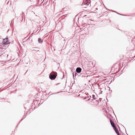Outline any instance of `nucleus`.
I'll use <instances>...</instances> for the list:
<instances>
[{"instance_id": "nucleus-36", "label": "nucleus", "mask_w": 135, "mask_h": 135, "mask_svg": "<svg viewBox=\"0 0 135 135\" xmlns=\"http://www.w3.org/2000/svg\"><path fill=\"white\" fill-rule=\"evenodd\" d=\"M98 100H97V102H98Z\"/></svg>"}, {"instance_id": "nucleus-20", "label": "nucleus", "mask_w": 135, "mask_h": 135, "mask_svg": "<svg viewBox=\"0 0 135 135\" xmlns=\"http://www.w3.org/2000/svg\"><path fill=\"white\" fill-rule=\"evenodd\" d=\"M9 2V1H7V0H6L5 1V2L7 3H8Z\"/></svg>"}, {"instance_id": "nucleus-27", "label": "nucleus", "mask_w": 135, "mask_h": 135, "mask_svg": "<svg viewBox=\"0 0 135 135\" xmlns=\"http://www.w3.org/2000/svg\"><path fill=\"white\" fill-rule=\"evenodd\" d=\"M96 10H97V9H98V8H96Z\"/></svg>"}, {"instance_id": "nucleus-2", "label": "nucleus", "mask_w": 135, "mask_h": 135, "mask_svg": "<svg viewBox=\"0 0 135 135\" xmlns=\"http://www.w3.org/2000/svg\"><path fill=\"white\" fill-rule=\"evenodd\" d=\"M120 65L119 64H116L114 66V68H115V70L117 71L116 73H118L120 70Z\"/></svg>"}, {"instance_id": "nucleus-22", "label": "nucleus", "mask_w": 135, "mask_h": 135, "mask_svg": "<svg viewBox=\"0 0 135 135\" xmlns=\"http://www.w3.org/2000/svg\"><path fill=\"white\" fill-rule=\"evenodd\" d=\"M102 98H100L99 99V100H100V101H101V99H102Z\"/></svg>"}, {"instance_id": "nucleus-31", "label": "nucleus", "mask_w": 135, "mask_h": 135, "mask_svg": "<svg viewBox=\"0 0 135 135\" xmlns=\"http://www.w3.org/2000/svg\"><path fill=\"white\" fill-rule=\"evenodd\" d=\"M65 39H64V41H65Z\"/></svg>"}, {"instance_id": "nucleus-37", "label": "nucleus", "mask_w": 135, "mask_h": 135, "mask_svg": "<svg viewBox=\"0 0 135 135\" xmlns=\"http://www.w3.org/2000/svg\"><path fill=\"white\" fill-rule=\"evenodd\" d=\"M29 40V38H28L27 40Z\"/></svg>"}, {"instance_id": "nucleus-17", "label": "nucleus", "mask_w": 135, "mask_h": 135, "mask_svg": "<svg viewBox=\"0 0 135 135\" xmlns=\"http://www.w3.org/2000/svg\"><path fill=\"white\" fill-rule=\"evenodd\" d=\"M2 48H0V54H3L2 52Z\"/></svg>"}, {"instance_id": "nucleus-32", "label": "nucleus", "mask_w": 135, "mask_h": 135, "mask_svg": "<svg viewBox=\"0 0 135 135\" xmlns=\"http://www.w3.org/2000/svg\"><path fill=\"white\" fill-rule=\"evenodd\" d=\"M39 31H38V32H39Z\"/></svg>"}, {"instance_id": "nucleus-8", "label": "nucleus", "mask_w": 135, "mask_h": 135, "mask_svg": "<svg viewBox=\"0 0 135 135\" xmlns=\"http://www.w3.org/2000/svg\"><path fill=\"white\" fill-rule=\"evenodd\" d=\"M8 55H7V54L5 55H3V54H0V57H1L3 58L4 57H7L8 56Z\"/></svg>"}, {"instance_id": "nucleus-1", "label": "nucleus", "mask_w": 135, "mask_h": 135, "mask_svg": "<svg viewBox=\"0 0 135 135\" xmlns=\"http://www.w3.org/2000/svg\"><path fill=\"white\" fill-rule=\"evenodd\" d=\"M57 76V73L56 72L52 71L49 75V78L52 80H55Z\"/></svg>"}, {"instance_id": "nucleus-35", "label": "nucleus", "mask_w": 135, "mask_h": 135, "mask_svg": "<svg viewBox=\"0 0 135 135\" xmlns=\"http://www.w3.org/2000/svg\"><path fill=\"white\" fill-rule=\"evenodd\" d=\"M33 35V33L31 35Z\"/></svg>"}, {"instance_id": "nucleus-29", "label": "nucleus", "mask_w": 135, "mask_h": 135, "mask_svg": "<svg viewBox=\"0 0 135 135\" xmlns=\"http://www.w3.org/2000/svg\"><path fill=\"white\" fill-rule=\"evenodd\" d=\"M60 84V83H58L57 84Z\"/></svg>"}, {"instance_id": "nucleus-9", "label": "nucleus", "mask_w": 135, "mask_h": 135, "mask_svg": "<svg viewBox=\"0 0 135 135\" xmlns=\"http://www.w3.org/2000/svg\"><path fill=\"white\" fill-rule=\"evenodd\" d=\"M38 42L39 43L41 44L43 42V40H42L41 38H38Z\"/></svg>"}, {"instance_id": "nucleus-6", "label": "nucleus", "mask_w": 135, "mask_h": 135, "mask_svg": "<svg viewBox=\"0 0 135 135\" xmlns=\"http://www.w3.org/2000/svg\"><path fill=\"white\" fill-rule=\"evenodd\" d=\"M40 48L37 47H34L33 51H37V52L39 51Z\"/></svg>"}, {"instance_id": "nucleus-19", "label": "nucleus", "mask_w": 135, "mask_h": 135, "mask_svg": "<svg viewBox=\"0 0 135 135\" xmlns=\"http://www.w3.org/2000/svg\"><path fill=\"white\" fill-rule=\"evenodd\" d=\"M22 15H21H21H20V17H22V18H23V15H24V12H22Z\"/></svg>"}, {"instance_id": "nucleus-25", "label": "nucleus", "mask_w": 135, "mask_h": 135, "mask_svg": "<svg viewBox=\"0 0 135 135\" xmlns=\"http://www.w3.org/2000/svg\"><path fill=\"white\" fill-rule=\"evenodd\" d=\"M86 16V15H85V16H83V17H85V16Z\"/></svg>"}, {"instance_id": "nucleus-5", "label": "nucleus", "mask_w": 135, "mask_h": 135, "mask_svg": "<svg viewBox=\"0 0 135 135\" xmlns=\"http://www.w3.org/2000/svg\"><path fill=\"white\" fill-rule=\"evenodd\" d=\"M83 3H82L81 4V6H83V10H85V8H86L87 7L86 6H87V4H86L84 3V4H83Z\"/></svg>"}, {"instance_id": "nucleus-34", "label": "nucleus", "mask_w": 135, "mask_h": 135, "mask_svg": "<svg viewBox=\"0 0 135 135\" xmlns=\"http://www.w3.org/2000/svg\"><path fill=\"white\" fill-rule=\"evenodd\" d=\"M91 100H93V99H91Z\"/></svg>"}, {"instance_id": "nucleus-3", "label": "nucleus", "mask_w": 135, "mask_h": 135, "mask_svg": "<svg viewBox=\"0 0 135 135\" xmlns=\"http://www.w3.org/2000/svg\"><path fill=\"white\" fill-rule=\"evenodd\" d=\"M2 43L5 45H8L9 44L10 42H9L8 38L7 37L5 38L3 40Z\"/></svg>"}, {"instance_id": "nucleus-24", "label": "nucleus", "mask_w": 135, "mask_h": 135, "mask_svg": "<svg viewBox=\"0 0 135 135\" xmlns=\"http://www.w3.org/2000/svg\"><path fill=\"white\" fill-rule=\"evenodd\" d=\"M86 95H88V94L87 93H86Z\"/></svg>"}, {"instance_id": "nucleus-18", "label": "nucleus", "mask_w": 135, "mask_h": 135, "mask_svg": "<svg viewBox=\"0 0 135 135\" xmlns=\"http://www.w3.org/2000/svg\"><path fill=\"white\" fill-rule=\"evenodd\" d=\"M65 17V16H62V17H61V18H62V20L63 21L64 20V17Z\"/></svg>"}, {"instance_id": "nucleus-7", "label": "nucleus", "mask_w": 135, "mask_h": 135, "mask_svg": "<svg viewBox=\"0 0 135 135\" xmlns=\"http://www.w3.org/2000/svg\"><path fill=\"white\" fill-rule=\"evenodd\" d=\"M110 121L111 125L113 127L115 126V125H114V123H113V121L111 119H110Z\"/></svg>"}, {"instance_id": "nucleus-38", "label": "nucleus", "mask_w": 135, "mask_h": 135, "mask_svg": "<svg viewBox=\"0 0 135 135\" xmlns=\"http://www.w3.org/2000/svg\"><path fill=\"white\" fill-rule=\"evenodd\" d=\"M122 126H123V127H124V126H123V125H122Z\"/></svg>"}, {"instance_id": "nucleus-33", "label": "nucleus", "mask_w": 135, "mask_h": 135, "mask_svg": "<svg viewBox=\"0 0 135 135\" xmlns=\"http://www.w3.org/2000/svg\"><path fill=\"white\" fill-rule=\"evenodd\" d=\"M59 92H57L56 93H59Z\"/></svg>"}, {"instance_id": "nucleus-26", "label": "nucleus", "mask_w": 135, "mask_h": 135, "mask_svg": "<svg viewBox=\"0 0 135 135\" xmlns=\"http://www.w3.org/2000/svg\"><path fill=\"white\" fill-rule=\"evenodd\" d=\"M125 67H124L123 68V69L122 70H123L124 69V68Z\"/></svg>"}, {"instance_id": "nucleus-23", "label": "nucleus", "mask_w": 135, "mask_h": 135, "mask_svg": "<svg viewBox=\"0 0 135 135\" xmlns=\"http://www.w3.org/2000/svg\"><path fill=\"white\" fill-rule=\"evenodd\" d=\"M35 31H33V33H35Z\"/></svg>"}, {"instance_id": "nucleus-15", "label": "nucleus", "mask_w": 135, "mask_h": 135, "mask_svg": "<svg viewBox=\"0 0 135 135\" xmlns=\"http://www.w3.org/2000/svg\"><path fill=\"white\" fill-rule=\"evenodd\" d=\"M92 98L94 100L95 99V95H92Z\"/></svg>"}, {"instance_id": "nucleus-16", "label": "nucleus", "mask_w": 135, "mask_h": 135, "mask_svg": "<svg viewBox=\"0 0 135 135\" xmlns=\"http://www.w3.org/2000/svg\"><path fill=\"white\" fill-rule=\"evenodd\" d=\"M39 29H40V28L38 27L37 29V31H36L35 32H37L38 31V30H39Z\"/></svg>"}, {"instance_id": "nucleus-4", "label": "nucleus", "mask_w": 135, "mask_h": 135, "mask_svg": "<svg viewBox=\"0 0 135 135\" xmlns=\"http://www.w3.org/2000/svg\"><path fill=\"white\" fill-rule=\"evenodd\" d=\"M82 69L80 67H77L76 69V71L77 73H80Z\"/></svg>"}, {"instance_id": "nucleus-13", "label": "nucleus", "mask_w": 135, "mask_h": 135, "mask_svg": "<svg viewBox=\"0 0 135 135\" xmlns=\"http://www.w3.org/2000/svg\"><path fill=\"white\" fill-rule=\"evenodd\" d=\"M114 130L115 132V131H117L118 130V129L115 126H114V127H113Z\"/></svg>"}, {"instance_id": "nucleus-21", "label": "nucleus", "mask_w": 135, "mask_h": 135, "mask_svg": "<svg viewBox=\"0 0 135 135\" xmlns=\"http://www.w3.org/2000/svg\"><path fill=\"white\" fill-rule=\"evenodd\" d=\"M115 132L116 133H117H117H119L118 132V130H117V131H115Z\"/></svg>"}, {"instance_id": "nucleus-12", "label": "nucleus", "mask_w": 135, "mask_h": 135, "mask_svg": "<svg viewBox=\"0 0 135 135\" xmlns=\"http://www.w3.org/2000/svg\"><path fill=\"white\" fill-rule=\"evenodd\" d=\"M84 99H87L88 100H90V98L89 97V96H88L87 97H85L84 98Z\"/></svg>"}, {"instance_id": "nucleus-14", "label": "nucleus", "mask_w": 135, "mask_h": 135, "mask_svg": "<svg viewBox=\"0 0 135 135\" xmlns=\"http://www.w3.org/2000/svg\"><path fill=\"white\" fill-rule=\"evenodd\" d=\"M114 11V12H115L116 13H117L118 14H119V15H122V16H129V15H122V14H119V13H117L115 11Z\"/></svg>"}, {"instance_id": "nucleus-11", "label": "nucleus", "mask_w": 135, "mask_h": 135, "mask_svg": "<svg viewBox=\"0 0 135 135\" xmlns=\"http://www.w3.org/2000/svg\"><path fill=\"white\" fill-rule=\"evenodd\" d=\"M87 2H86L85 4H87V6H89V4H90V3L91 2V1L90 0H88V1H87Z\"/></svg>"}, {"instance_id": "nucleus-30", "label": "nucleus", "mask_w": 135, "mask_h": 135, "mask_svg": "<svg viewBox=\"0 0 135 135\" xmlns=\"http://www.w3.org/2000/svg\"><path fill=\"white\" fill-rule=\"evenodd\" d=\"M89 97H90V98H91V96H89Z\"/></svg>"}, {"instance_id": "nucleus-10", "label": "nucleus", "mask_w": 135, "mask_h": 135, "mask_svg": "<svg viewBox=\"0 0 135 135\" xmlns=\"http://www.w3.org/2000/svg\"><path fill=\"white\" fill-rule=\"evenodd\" d=\"M78 75L77 73H76L75 72L74 75V73H73V77L74 79H75V77Z\"/></svg>"}, {"instance_id": "nucleus-28", "label": "nucleus", "mask_w": 135, "mask_h": 135, "mask_svg": "<svg viewBox=\"0 0 135 135\" xmlns=\"http://www.w3.org/2000/svg\"><path fill=\"white\" fill-rule=\"evenodd\" d=\"M102 91L101 92V93H100V94H101L102 93Z\"/></svg>"}, {"instance_id": "nucleus-39", "label": "nucleus", "mask_w": 135, "mask_h": 135, "mask_svg": "<svg viewBox=\"0 0 135 135\" xmlns=\"http://www.w3.org/2000/svg\"><path fill=\"white\" fill-rule=\"evenodd\" d=\"M79 20V18L78 19V21Z\"/></svg>"}]
</instances>
